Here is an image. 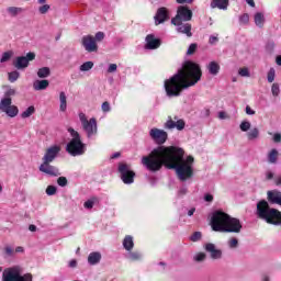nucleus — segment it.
Wrapping results in <instances>:
<instances>
[{"instance_id":"nucleus-47","label":"nucleus","mask_w":281,"mask_h":281,"mask_svg":"<svg viewBox=\"0 0 281 281\" xmlns=\"http://www.w3.org/2000/svg\"><path fill=\"white\" fill-rule=\"evenodd\" d=\"M57 188L56 187H54V186H48L47 188H46V194H47V196H54V194H56V192H57Z\"/></svg>"},{"instance_id":"nucleus-56","label":"nucleus","mask_w":281,"mask_h":281,"mask_svg":"<svg viewBox=\"0 0 281 281\" xmlns=\"http://www.w3.org/2000/svg\"><path fill=\"white\" fill-rule=\"evenodd\" d=\"M12 95H16V90L10 88L9 90L5 91L3 98H12Z\"/></svg>"},{"instance_id":"nucleus-30","label":"nucleus","mask_w":281,"mask_h":281,"mask_svg":"<svg viewBox=\"0 0 281 281\" xmlns=\"http://www.w3.org/2000/svg\"><path fill=\"white\" fill-rule=\"evenodd\" d=\"M258 137H260V130H258V127H254L247 133L249 142H254L255 139H258Z\"/></svg>"},{"instance_id":"nucleus-14","label":"nucleus","mask_w":281,"mask_h":281,"mask_svg":"<svg viewBox=\"0 0 281 281\" xmlns=\"http://www.w3.org/2000/svg\"><path fill=\"white\" fill-rule=\"evenodd\" d=\"M171 25L176 26V32L178 34H184V36H188V38H191L192 36V24L183 21H176L171 20Z\"/></svg>"},{"instance_id":"nucleus-18","label":"nucleus","mask_w":281,"mask_h":281,"mask_svg":"<svg viewBox=\"0 0 281 281\" xmlns=\"http://www.w3.org/2000/svg\"><path fill=\"white\" fill-rule=\"evenodd\" d=\"M58 155H60V146L53 145L45 150L42 161L53 164V161L58 158Z\"/></svg>"},{"instance_id":"nucleus-64","label":"nucleus","mask_w":281,"mask_h":281,"mask_svg":"<svg viewBox=\"0 0 281 281\" xmlns=\"http://www.w3.org/2000/svg\"><path fill=\"white\" fill-rule=\"evenodd\" d=\"M227 117V114L224 111L218 112V119L225 120Z\"/></svg>"},{"instance_id":"nucleus-19","label":"nucleus","mask_w":281,"mask_h":281,"mask_svg":"<svg viewBox=\"0 0 281 281\" xmlns=\"http://www.w3.org/2000/svg\"><path fill=\"white\" fill-rule=\"evenodd\" d=\"M169 20L170 13L166 9V7L159 8L154 16L155 25H161V23H166V21Z\"/></svg>"},{"instance_id":"nucleus-52","label":"nucleus","mask_w":281,"mask_h":281,"mask_svg":"<svg viewBox=\"0 0 281 281\" xmlns=\"http://www.w3.org/2000/svg\"><path fill=\"white\" fill-rule=\"evenodd\" d=\"M94 42L100 43L101 41H104V32H98L94 35Z\"/></svg>"},{"instance_id":"nucleus-45","label":"nucleus","mask_w":281,"mask_h":281,"mask_svg":"<svg viewBox=\"0 0 281 281\" xmlns=\"http://www.w3.org/2000/svg\"><path fill=\"white\" fill-rule=\"evenodd\" d=\"M4 255L7 256V258H12V256H14V248H12V246H5Z\"/></svg>"},{"instance_id":"nucleus-48","label":"nucleus","mask_w":281,"mask_h":281,"mask_svg":"<svg viewBox=\"0 0 281 281\" xmlns=\"http://www.w3.org/2000/svg\"><path fill=\"white\" fill-rule=\"evenodd\" d=\"M268 82H273V80H276V69L274 68H270V70L268 71Z\"/></svg>"},{"instance_id":"nucleus-51","label":"nucleus","mask_w":281,"mask_h":281,"mask_svg":"<svg viewBox=\"0 0 281 281\" xmlns=\"http://www.w3.org/2000/svg\"><path fill=\"white\" fill-rule=\"evenodd\" d=\"M93 205H95V201L93 200H88L83 203L86 210H93Z\"/></svg>"},{"instance_id":"nucleus-24","label":"nucleus","mask_w":281,"mask_h":281,"mask_svg":"<svg viewBox=\"0 0 281 281\" xmlns=\"http://www.w3.org/2000/svg\"><path fill=\"white\" fill-rule=\"evenodd\" d=\"M125 251H133L135 248V239L131 235H126L122 241Z\"/></svg>"},{"instance_id":"nucleus-7","label":"nucleus","mask_w":281,"mask_h":281,"mask_svg":"<svg viewBox=\"0 0 281 281\" xmlns=\"http://www.w3.org/2000/svg\"><path fill=\"white\" fill-rule=\"evenodd\" d=\"M82 131L86 133L87 139H95L98 137V120L95 117L87 119L85 112L79 113Z\"/></svg>"},{"instance_id":"nucleus-13","label":"nucleus","mask_w":281,"mask_h":281,"mask_svg":"<svg viewBox=\"0 0 281 281\" xmlns=\"http://www.w3.org/2000/svg\"><path fill=\"white\" fill-rule=\"evenodd\" d=\"M34 58H36V54L27 53L26 56L16 57L13 61V66L15 69H27V67H30L31 60H34Z\"/></svg>"},{"instance_id":"nucleus-16","label":"nucleus","mask_w":281,"mask_h":281,"mask_svg":"<svg viewBox=\"0 0 281 281\" xmlns=\"http://www.w3.org/2000/svg\"><path fill=\"white\" fill-rule=\"evenodd\" d=\"M40 172L47 175L48 177H60V170L56 166H52V162L42 161L38 167Z\"/></svg>"},{"instance_id":"nucleus-31","label":"nucleus","mask_w":281,"mask_h":281,"mask_svg":"<svg viewBox=\"0 0 281 281\" xmlns=\"http://www.w3.org/2000/svg\"><path fill=\"white\" fill-rule=\"evenodd\" d=\"M59 111L64 113V111H67V94H65V92L59 93Z\"/></svg>"},{"instance_id":"nucleus-61","label":"nucleus","mask_w":281,"mask_h":281,"mask_svg":"<svg viewBox=\"0 0 281 281\" xmlns=\"http://www.w3.org/2000/svg\"><path fill=\"white\" fill-rule=\"evenodd\" d=\"M186 194H188V188L182 187V188L178 191V196H186Z\"/></svg>"},{"instance_id":"nucleus-46","label":"nucleus","mask_w":281,"mask_h":281,"mask_svg":"<svg viewBox=\"0 0 281 281\" xmlns=\"http://www.w3.org/2000/svg\"><path fill=\"white\" fill-rule=\"evenodd\" d=\"M12 58V52H5L2 54L0 63H8Z\"/></svg>"},{"instance_id":"nucleus-28","label":"nucleus","mask_w":281,"mask_h":281,"mask_svg":"<svg viewBox=\"0 0 281 281\" xmlns=\"http://www.w3.org/2000/svg\"><path fill=\"white\" fill-rule=\"evenodd\" d=\"M7 12L9 16H19V14H23V12H25V9L21 7H9L7 8Z\"/></svg>"},{"instance_id":"nucleus-59","label":"nucleus","mask_w":281,"mask_h":281,"mask_svg":"<svg viewBox=\"0 0 281 281\" xmlns=\"http://www.w3.org/2000/svg\"><path fill=\"white\" fill-rule=\"evenodd\" d=\"M204 201H206V203H212L214 201V195L210 194V193H206L204 195Z\"/></svg>"},{"instance_id":"nucleus-15","label":"nucleus","mask_w":281,"mask_h":281,"mask_svg":"<svg viewBox=\"0 0 281 281\" xmlns=\"http://www.w3.org/2000/svg\"><path fill=\"white\" fill-rule=\"evenodd\" d=\"M203 249L206 254H210L211 260H223V250L218 249L215 244L206 243Z\"/></svg>"},{"instance_id":"nucleus-41","label":"nucleus","mask_w":281,"mask_h":281,"mask_svg":"<svg viewBox=\"0 0 281 281\" xmlns=\"http://www.w3.org/2000/svg\"><path fill=\"white\" fill-rule=\"evenodd\" d=\"M273 49H276V43L273 41H269L266 44L267 54H273Z\"/></svg>"},{"instance_id":"nucleus-57","label":"nucleus","mask_w":281,"mask_h":281,"mask_svg":"<svg viewBox=\"0 0 281 281\" xmlns=\"http://www.w3.org/2000/svg\"><path fill=\"white\" fill-rule=\"evenodd\" d=\"M68 267H69V269H76V267H78V260L71 259V260L68 262Z\"/></svg>"},{"instance_id":"nucleus-22","label":"nucleus","mask_w":281,"mask_h":281,"mask_svg":"<svg viewBox=\"0 0 281 281\" xmlns=\"http://www.w3.org/2000/svg\"><path fill=\"white\" fill-rule=\"evenodd\" d=\"M102 260V254L100 251H92L88 255V265L90 267H95V265H100Z\"/></svg>"},{"instance_id":"nucleus-62","label":"nucleus","mask_w":281,"mask_h":281,"mask_svg":"<svg viewBox=\"0 0 281 281\" xmlns=\"http://www.w3.org/2000/svg\"><path fill=\"white\" fill-rule=\"evenodd\" d=\"M267 181H271L273 179V172L271 170L266 171Z\"/></svg>"},{"instance_id":"nucleus-42","label":"nucleus","mask_w":281,"mask_h":281,"mask_svg":"<svg viewBox=\"0 0 281 281\" xmlns=\"http://www.w3.org/2000/svg\"><path fill=\"white\" fill-rule=\"evenodd\" d=\"M238 75L241 76V78H249L251 74L249 72V68L244 67L238 70Z\"/></svg>"},{"instance_id":"nucleus-36","label":"nucleus","mask_w":281,"mask_h":281,"mask_svg":"<svg viewBox=\"0 0 281 281\" xmlns=\"http://www.w3.org/2000/svg\"><path fill=\"white\" fill-rule=\"evenodd\" d=\"M50 74L49 67L40 68L37 71L38 78H47Z\"/></svg>"},{"instance_id":"nucleus-8","label":"nucleus","mask_w":281,"mask_h":281,"mask_svg":"<svg viewBox=\"0 0 281 281\" xmlns=\"http://www.w3.org/2000/svg\"><path fill=\"white\" fill-rule=\"evenodd\" d=\"M119 175L125 186H132L135 183V171L131 168V165L120 162L117 168Z\"/></svg>"},{"instance_id":"nucleus-9","label":"nucleus","mask_w":281,"mask_h":281,"mask_svg":"<svg viewBox=\"0 0 281 281\" xmlns=\"http://www.w3.org/2000/svg\"><path fill=\"white\" fill-rule=\"evenodd\" d=\"M0 113H5L8 117H16L19 106L12 104V98H2L0 100Z\"/></svg>"},{"instance_id":"nucleus-38","label":"nucleus","mask_w":281,"mask_h":281,"mask_svg":"<svg viewBox=\"0 0 281 281\" xmlns=\"http://www.w3.org/2000/svg\"><path fill=\"white\" fill-rule=\"evenodd\" d=\"M203 238V234L201 232H194L191 236H190V240L191 243H199V240H201Z\"/></svg>"},{"instance_id":"nucleus-11","label":"nucleus","mask_w":281,"mask_h":281,"mask_svg":"<svg viewBox=\"0 0 281 281\" xmlns=\"http://www.w3.org/2000/svg\"><path fill=\"white\" fill-rule=\"evenodd\" d=\"M164 128H166V131H172L173 128L183 131V128H186V121L179 119V116H175L173 120L172 116H168L167 122L164 124Z\"/></svg>"},{"instance_id":"nucleus-29","label":"nucleus","mask_w":281,"mask_h":281,"mask_svg":"<svg viewBox=\"0 0 281 281\" xmlns=\"http://www.w3.org/2000/svg\"><path fill=\"white\" fill-rule=\"evenodd\" d=\"M255 25H257V27H265V13L262 12H257L255 13Z\"/></svg>"},{"instance_id":"nucleus-5","label":"nucleus","mask_w":281,"mask_h":281,"mask_svg":"<svg viewBox=\"0 0 281 281\" xmlns=\"http://www.w3.org/2000/svg\"><path fill=\"white\" fill-rule=\"evenodd\" d=\"M68 133L70 134L71 139L66 145V153H68V155L71 157H81V155L87 153V145L82 143L80 133L72 127L68 128Z\"/></svg>"},{"instance_id":"nucleus-60","label":"nucleus","mask_w":281,"mask_h":281,"mask_svg":"<svg viewBox=\"0 0 281 281\" xmlns=\"http://www.w3.org/2000/svg\"><path fill=\"white\" fill-rule=\"evenodd\" d=\"M272 139H273L274 144H280V142H281V134L280 133L273 134Z\"/></svg>"},{"instance_id":"nucleus-40","label":"nucleus","mask_w":281,"mask_h":281,"mask_svg":"<svg viewBox=\"0 0 281 281\" xmlns=\"http://www.w3.org/2000/svg\"><path fill=\"white\" fill-rule=\"evenodd\" d=\"M21 76V74H19V71H12L9 72V82H16L19 80V77Z\"/></svg>"},{"instance_id":"nucleus-25","label":"nucleus","mask_w":281,"mask_h":281,"mask_svg":"<svg viewBox=\"0 0 281 281\" xmlns=\"http://www.w3.org/2000/svg\"><path fill=\"white\" fill-rule=\"evenodd\" d=\"M206 68L211 76H218V74L221 72V64H218L217 61L209 63Z\"/></svg>"},{"instance_id":"nucleus-12","label":"nucleus","mask_w":281,"mask_h":281,"mask_svg":"<svg viewBox=\"0 0 281 281\" xmlns=\"http://www.w3.org/2000/svg\"><path fill=\"white\" fill-rule=\"evenodd\" d=\"M149 137L159 146L168 142V132L154 127L149 131Z\"/></svg>"},{"instance_id":"nucleus-17","label":"nucleus","mask_w":281,"mask_h":281,"mask_svg":"<svg viewBox=\"0 0 281 281\" xmlns=\"http://www.w3.org/2000/svg\"><path fill=\"white\" fill-rule=\"evenodd\" d=\"M82 47L88 52V54H93L98 52V43L93 35H85L81 38Z\"/></svg>"},{"instance_id":"nucleus-27","label":"nucleus","mask_w":281,"mask_h":281,"mask_svg":"<svg viewBox=\"0 0 281 281\" xmlns=\"http://www.w3.org/2000/svg\"><path fill=\"white\" fill-rule=\"evenodd\" d=\"M47 87H49V81L47 79L35 80L33 82V89L35 91H45V89H47Z\"/></svg>"},{"instance_id":"nucleus-2","label":"nucleus","mask_w":281,"mask_h":281,"mask_svg":"<svg viewBox=\"0 0 281 281\" xmlns=\"http://www.w3.org/2000/svg\"><path fill=\"white\" fill-rule=\"evenodd\" d=\"M201 76H203L201 66L194 61H186L177 74L165 80L167 98H179L183 89L194 87L201 80Z\"/></svg>"},{"instance_id":"nucleus-32","label":"nucleus","mask_w":281,"mask_h":281,"mask_svg":"<svg viewBox=\"0 0 281 281\" xmlns=\"http://www.w3.org/2000/svg\"><path fill=\"white\" fill-rule=\"evenodd\" d=\"M93 67H94L93 61H85L82 65H80L79 71H81V72L91 71V69H93Z\"/></svg>"},{"instance_id":"nucleus-53","label":"nucleus","mask_w":281,"mask_h":281,"mask_svg":"<svg viewBox=\"0 0 281 281\" xmlns=\"http://www.w3.org/2000/svg\"><path fill=\"white\" fill-rule=\"evenodd\" d=\"M196 52V44H190L189 48L187 49V55L192 56Z\"/></svg>"},{"instance_id":"nucleus-37","label":"nucleus","mask_w":281,"mask_h":281,"mask_svg":"<svg viewBox=\"0 0 281 281\" xmlns=\"http://www.w3.org/2000/svg\"><path fill=\"white\" fill-rule=\"evenodd\" d=\"M227 246L229 249H238V238L232 237L231 239H228Z\"/></svg>"},{"instance_id":"nucleus-26","label":"nucleus","mask_w":281,"mask_h":281,"mask_svg":"<svg viewBox=\"0 0 281 281\" xmlns=\"http://www.w3.org/2000/svg\"><path fill=\"white\" fill-rule=\"evenodd\" d=\"M211 8H217L218 10H227V8H229V0H212Z\"/></svg>"},{"instance_id":"nucleus-10","label":"nucleus","mask_w":281,"mask_h":281,"mask_svg":"<svg viewBox=\"0 0 281 281\" xmlns=\"http://www.w3.org/2000/svg\"><path fill=\"white\" fill-rule=\"evenodd\" d=\"M192 10L188 8V5H179L177 9V14L175 18L171 19V21H182L184 23H188V21H192Z\"/></svg>"},{"instance_id":"nucleus-1","label":"nucleus","mask_w":281,"mask_h":281,"mask_svg":"<svg viewBox=\"0 0 281 281\" xmlns=\"http://www.w3.org/2000/svg\"><path fill=\"white\" fill-rule=\"evenodd\" d=\"M183 155L186 151L181 147L158 146L148 156H144L140 164L149 172H159L166 166L176 171L179 181H190L194 177V157Z\"/></svg>"},{"instance_id":"nucleus-35","label":"nucleus","mask_w":281,"mask_h":281,"mask_svg":"<svg viewBox=\"0 0 281 281\" xmlns=\"http://www.w3.org/2000/svg\"><path fill=\"white\" fill-rule=\"evenodd\" d=\"M205 260H207V254L205 252H196L194 256H193V261L194 262H205Z\"/></svg>"},{"instance_id":"nucleus-20","label":"nucleus","mask_w":281,"mask_h":281,"mask_svg":"<svg viewBox=\"0 0 281 281\" xmlns=\"http://www.w3.org/2000/svg\"><path fill=\"white\" fill-rule=\"evenodd\" d=\"M159 47H161V40L154 34H148L145 38V49H159Z\"/></svg>"},{"instance_id":"nucleus-58","label":"nucleus","mask_w":281,"mask_h":281,"mask_svg":"<svg viewBox=\"0 0 281 281\" xmlns=\"http://www.w3.org/2000/svg\"><path fill=\"white\" fill-rule=\"evenodd\" d=\"M209 43H210V45H216V43H218V37L211 35L209 38Z\"/></svg>"},{"instance_id":"nucleus-50","label":"nucleus","mask_w":281,"mask_h":281,"mask_svg":"<svg viewBox=\"0 0 281 281\" xmlns=\"http://www.w3.org/2000/svg\"><path fill=\"white\" fill-rule=\"evenodd\" d=\"M49 4H43L42 7L38 8L40 14H47L49 12Z\"/></svg>"},{"instance_id":"nucleus-23","label":"nucleus","mask_w":281,"mask_h":281,"mask_svg":"<svg viewBox=\"0 0 281 281\" xmlns=\"http://www.w3.org/2000/svg\"><path fill=\"white\" fill-rule=\"evenodd\" d=\"M268 201L281 205V192L278 190L268 191Z\"/></svg>"},{"instance_id":"nucleus-63","label":"nucleus","mask_w":281,"mask_h":281,"mask_svg":"<svg viewBox=\"0 0 281 281\" xmlns=\"http://www.w3.org/2000/svg\"><path fill=\"white\" fill-rule=\"evenodd\" d=\"M246 114L247 115H256V111L251 110V106H246Z\"/></svg>"},{"instance_id":"nucleus-3","label":"nucleus","mask_w":281,"mask_h":281,"mask_svg":"<svg viewBox=\"0 0 281 281\" xmlns=\"http://www.w3.org/2000/svg\"><path fill=\"white\" fill-rule=\"evenodd\" d=\"M211 227L213 232H221L223 234H240L243 232L240 220L232 217L223 211H215L213 213Z\"/></svg>"},{"instance_id":"nucleus-44","label":"nucleus","mask_w":281,"mask_h":281,"mask_svg":"<svg viewBox=\"0 0 281 281\" xmlns=\"http://www.w3.org/2000/svg\"><path fill=\"white\" fill-rule=\"evenodd\" d=\"M239 23L240 25H247L249 23V14L244 13L239 16Z\"/></svg>"},{"instance_id":"nucleus-4","label":"nucleus","mask_w":281,"mask_h":281,"mask_svg":"<svg viewBox=\"0 0 281 281\" xmlns=\"http://www.w3.org/2000/svg\"><path fill=\"white\" fill-rule=\"evenodd\" d=\"M256 215L257 218L265 221L269 225H281V212L271 207L267 200H260L257 203Z\"/></svg>"},{"instance_id":"nucleus-54","label":"nucleus","mask_w":281,"mask_h":281,"mask_svg":"<svg viewBox=\"0 0 281 281\" xmlns=\"http://www.w3.org/2000/svg\"><path fill=\"white\" fill-rule=\"evenodd\" d=\"M57 183H58V186H60V188H65V186H67V178L66 177H59L57 179Z\"/></svg>"},{"instance_id":"nucleus-55","label":"nucleus","mask_w":281,"mask_h":281,"mask_svg":"<svg viewBox=\"0 0 281 281\" xmlns=\"http://www.w3.org/2000/svg\"><path fill=\"white\" fill-rule=\"evenodd\" d=\"M117 71V64H110L108 67V74H115Z\"/></svg>"},{"instance_id":"nucleus-6","label":"nucleus","mask_w":281,"mask_h":281,"mask_svg":"<svg viewBox=\"0 0 281 281\" xmlns=\"http://www.w3.org/2000/svg\"><path fill=\"white\" fill-rule=\"evenodd\" d=\"M2 281H33L32 273H23V267L13 266L4 269Z\"/></svg>"},{"instance_id":"nucleus-34","label":"nucleus","mask_w":281,"mask_h":281,"mask_svg":"<svg viewBox=\"0 0 281 281\" xmlns=\"http://www.w3.org/2000/svg\"><path fill=\"white\" fill-rule=\"evenodd\" d=\"M268 161L269 164H278V149H272L268 154Z\"/></svg>"},{"instance_id":"nucleus-33","label":"nucleus","mask_w":281,"mask_h":281,"mask_svg":"<svg viewBox=\"0 0 281 281\" xmlns=\"http://www.w3.org/2000/svg\"><path fill=\"white\" fill-rule=\"evenodd\" d=\"M35 112H36V109L33 105H31L24 112H22L21 117L23 120L27 117H32V115H34Z\"/></svg>"},{"instance_id":"nucleus-39","label":"nucleus","mask_w":281,"mask_h":281,"mask_svg":"<svg viewBox=\"0 0 281 281\" xmlns=\"http://www.w3.org/2000/svg\"><path fill=\"white\" fill-rule=\"evenodd\" d=\"M239 128L243 131V133H247V131L251 128V123L249 121H243L239 125Z\"/></svg>"},{"instance_id":"nucleus-43","label":"nucleus","mask_w":281,"mask_h":281,"mask_svg":"<svg viewBox=\"0 0 281 281\" xmlns=\"http://www.w3.org/2000/svg\"><path fill=\"white\" fill-rule=\"evenodd\" d=\"M271 93L274 98H278V95H280V85L273 83L271 87Z\"/></svg>"},{"instance_id":"nucleus-21","label":"nucleus","mask_w":281,"mask_h":281,"mask_svg":"<svg viewBox=\"0 0 281 281\" xmlns=\"http://www.w3.org/2000/svg\"><path fill=\"white\" fill-rule=\"evenodd\" d=\"M126 260H130V262H140V260H144V254L139 250H130L125 255Z\"/></svg>"},{"instance_id":"nucleus-49","label":"nucleus","mask_w":281,"mask_h":281,"mask_svg":"<svg viewBox=\"0 0 281 281\" xmlns=\"http://www.w3.org/2000/svg\"><path fill=\"white\" fill-rule=\"evenodd\" d=\"M101 111H103V113H111V103L104 101L101 105Z\"/></svg>"}]
</instances>
